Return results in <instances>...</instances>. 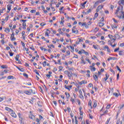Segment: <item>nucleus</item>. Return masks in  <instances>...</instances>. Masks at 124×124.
I'll use <instances>...</instances> for the list:
<instances>
[{
	"label": "nucleus",
	"mask_w": 124,
	"mask_h": 124,
	"mask_svg": "<svg viewBox=\"0 0 124 124\" xmlns=\"http://www.w3.org/2000/svg\"><path fill=\"white\" fill-rule=\"evenodd\" d=\"M115 14L119 18H122L123 14H124V7L123 6H118L117 9L116 10Z\"/></svg>",
	"instance_id": "nucleus-1"
},
{
	"label": "nucleus",
	"mask_w": 124,
	"mask_h": 124,
	"mask_svg": "<svg viewBox=\"0 0 124 124\" xmlns=\"http://www.w3.org/2000/svg\"><path fill=\"white\" fill-rule=\"evenodd\" d=\"M10 39L12 41L16 40V38L14 37V32H12V34L11 35Z\"/></svg>",
	"instance_id": "nucleus-2"
},
{
	"label": "nucleus",
	"mask_w": 124,
	"mask_h": 124,
	"mask_svg": "<svg viewBox=\"0 0 124 124\" xmlns=\"http://www.w3.org/2000/svg\"><path fill=\"white\" fill-rule=\"evenodd\" d=\"M78 92L79 93L80 98H81V99H84V96H83V93L82 92V90L80 89Z\"/></svg>",
	"instance_id": "nucleus-3"
},
{
	"label": "nucleus",
	"mask_w": 124,
	"mask_h": 124,
	"mask_svg": "<svg viewBox=\"0 0 124 124\" xmlns=\"http://www.w3.org/2000/svg\"><path fill=\"white\" fill-rule=\"evenodd\" d=\"M81 62H80V63L81 64H86V61H85V60H84V57L82 56L81 57Z\"/></svg>",
	"instance_id": "nucleus-4"
},
{
	"label": "nucleus",
	"mask_w": 124,
	"mask_h": 124,
	"mask_svg": "<svg viewBox=\"0 0 124 124\" xmlns=\"http://www.w3.org/2000/svg\"><path fill=\"white\" fill-rule=\"evenodd\" d=\"M11 115L12 116V117H13V118H16L17 117L16 113H15V112L14 111H13V110L12 111Z\"/></svg>",
	"instance_id": "nucleus-5"
},
{
	"label": "nucleus",
	"mask_w": 124,
	"mask_h": 124,
	"mask_svg": "<svg viewBox=\"0 0 124 124\" xmlns=\"http://www.w3.org/2000/svg\"><path fill=\"white\" fill-rule=\"evenodd\" d=\"M124 0H120L118 2V4H119V5H120V6H123V5H124Z\"/></svg>",
	"instance_id": "nucleus-6"
},
{
	"label": "nucleus",
	"mask_w": 124,
	"mask_h": 124,
	"mask_svg": "<svg viewBox=\"0 0 124 124\" xmlns=\"http://www.w3.org/2000/svg\"><path fill=\"white\" fill-rule=\"evenodd\" d=\"M29 118L30 119L32 120L33 121H34V120H35V117L34 116V115L32 114H30L29 116Z\"/></svg>",
	"instance_id": "nucleus-7"
},
{
	"label": "nucleus",
	"mask_w": 124,
	"mask_h": 124,
	"mask_svg": "<svg viewBox=\"0 0 124 124\" xmlns=\"http://www.w3.org/2000/svg\"><path fill=\"white\" fill-rule=\"evenodd\" d=\"M83 84H87V81H86L85 80H82L81 82H78V85L79 86H82V85H83Z\"/></svg>",
	"instance_id": "nucleus-8"
},
{
	"label": "nucleus",
	"mask_w": 124,
	"mask_h": 124,
	"mask_svg": "<svg viewBox=\"0 0 124 124\" xmlns=\"http://www.w3.org/2000/svg\"><path fill=\"white\" fill-rule=\"evenodd\" d=\"M108 37L111 39L112 40H113V41H116V39L114 38V36L112 35H108Z\"/></svg>",
	"instance_id": "nucleus-9"
},
{
	"label": "nucleus",
	"mask_w": 124,
	"mask_h": 124,
	"mask_svg": "<svg viewBox=\"0 0 124 124\" xmlns=\"http://www.w3.org/2000/svg\"><path fill=\"white\" fill-rule=\"evenodd\" d=\"M97 73H95V74L93 75V78H94L95 81H97Z\"/></svg>",
	"instance_id": "nucleus-10"
},
{
	"label": "nucleus",
	"mask_w": 124,
	"mask_h": 124,
	"mask_svg": "<svg viewBox=\"0 0 124 124\" xmlns=\"http://www.w3.org/2000/svg\"><path fill=\"white\" fill-rule=\"evenodd\" d=\"M82 26H84L86 29H89V25H87V23H86V22L82 23Z\"/></svg>",
	"instance_id": "nucleus-11"
},
{
	"label": "nucleus",
	"mask_w": 124,
	"mask_h": 124,
	"mask_svg": "<svg viewBox=\"0 0 124 124\" xmlns=\"http://www.w3.org/2000/svg\"><path fill=\"white\" fill-rule=\"evenodd\" d=\"M24 93H26V94H28L29 95H30V94H31V92H30L29 91H25L24 92Z\"/></svg>",
	"instance_id": "nucleus-12"
},
{
	"label": "nucleus",
	"mask_w": 124,
	"mask_h": 124,
	"mask_svg": "<svg viewBox=\"0 0 124 124\" xmlns=\"http://www.w3.org/2000/svg\"><path fill=\"white\" fill-rule=\"evenodd\" d=\"M72 75H73V73H72V72H69V74L67 75L68 77H69V79H70L71 77H72Z\"/></svg>",
	"instance_id": "nucleus-13"
},
{
	"label": "nucleus",
	"mask_w": 124,
	"mask_h": 124,
	"mask_svg": "<svg viewBox=\"0 0 124 124\" xmlns=\"http://www.w3.org/2000/svg\"><path fill=\"white\" fill-rule=\"evenodd\" d=\"M105 49H107V52H108L109 53L111 52L110 48H109V47L108 46H105Z\"/></svg>",
	"instance_id": "nucleus-14"
},
{
	"label": "nucleus",
	"mask_w": 124,
	"mask_h": 124,
	"mask_svg": "<svg viewBox=\"0 0 124 124\" xmlns=\"http://www.w3.org/2000/svg\"><path fill=\"white\" fill-rule=\"evenodd\" d=\"M72 88V85L66 86L65 85V88L67 89V90H69V89H71Z\"/></svg>",
	"instance_id": "nucleus-15"
},
{
	"label": "nucleus",
	"mask_w": 124,
	"mask_h": 124,
	"mask_svg": "<svg viewBox=\"0 0 124 124\" xmlns=\"http://www.w3.org/2000/svg\"><path fill=\"white\" fill-rule=\"evenodd\" d=\"M91 11V9H89L88 10V11H87L86 12H83L82 13H83V14H89V13H90Z\"/></svg>",
	"instance_id": "nucleus-16"
},
{
	"label": "nucleus",
	"mask_w": 124,
	"mask_h": 124,
	"mask_svg": "<svg viewBox=\"0 0 124 124\" xmlns=\"http://www.w3.org/2000/svg\"><path fill=\"white\" fill-rule=\"evenodd\" d=\"M11 6H12V5H11V4H8L7 5V9L10 11L11 10Z\"/></svg>",
	"instance_id": "nucleus-17"
},
{
	"label": "nucleus",
	"mask_w": 124,
	"mask_h": 124,
	"mask_svg": "<svg viewBox=\"0 0 124 124\" xmlns=\"http://www.w3.org/2000/svg\"><path fill=\"white\" fill-rule=\"evenodd\" d=\"M87 3V1H85L84 2H83V3H81V4H80V5H82V7H83V8H85V4Z\"/></svg>",
	"instance_id": "nucleus-18"
},
{
	"label": "nucleus",
	"mask_w": 124,
	"mask_h": 124,
	"mask_svg": "<svg viewBox=\"0 0 124 124\" xmlns=\"http://www.w3.org/2000/svg\"><path fill=\"white\" fill-rule=\"evenodd\" d=\"M65 94H66V96L67 99H68V98H69V97H70V94H69V93H68L65 92Z\"/></svg>",
	"instance_id": "nucleus-19"
},
{
	"label": "nucleus",
	"mask_w": 124,
	"mask_h": 124,
	"mask_svg": "<svg viewBox=\"0 0 124 124\" xmlns=\"http://www.w3.org/2000/svg\"><path fill=\"white\" fill-rule=\"evenodd\" d=\"M97 105V104L96 103V101H94L93 103V108H96Z\"/></svg>",
	"instance_id": "nucleus-20"
},
{
	"label": "nucleus",
	"mask_w": 124,
	"mask_h": 124,
	"mask_svg": "<svg viewBox=\"0 0 124 124\" xmlns=\"http://www.w3.org/2000/svg\"><path fill=\"white\" fill-rule=\"evenodd\" d=\"M5 110H6V111H8L9 112H10L11 111H12L13 110L11 109V108H8V107H6L5 108Z\"/></svg>",
	"instance_id": "nucleus-21"
},
{
	"label": "nucleus",
	"mask_w": 124,
	"mask_h": 124,
	"mask_svg": "<svg viewBox=\"0 0 124 124\" xmlns=\"http://www.w3.org/2000/svg\"><path fill=\"white\" fill-rule=\"evenodd\" d=\"M19 58H20V55H17L15 57L16 61L18 62V61H19Z\"/></svg>",
	"instance_id": "nucleus-22"
},
{
	"label": "nucleus",
	"mask_w": 124,
	"mask_h": 124,
	"mask_svg": "<svg viewBox=\"0 0 124 124\" xmlns=\"http://www.w3.org/2000/svg\"><path fill=\"white\" fill-rule=\"evenodd\" d=\"M103 6H104V5H99V6L97 7L98 10H101V9L102 8H103Z\"/></svg>",
	"instance_id": "nucleus-23"
},
{
	"label": "nucleus",
	"mask_w": 124,
	"mask_h": 124,
	"mask_svg": "<svg viewBox=\"0 0 124 124\" xmlns=\"http://www.w3.org/2000/svg\"><path fill=\"white\" fill-rule=\"evenodd\" d=\"M58 31H59L60 34H62V35H63V33L62 31V29L61 28L58 29Z\"/></svg>",
	"instance_id": "nucleus-24"
},
{
	"label": "nucleus",
	"mask_w": 124,
	"mask_h": 124,
	"mask_svg": "<svg viewBox=\"0 0 124 124\" xmlns=\"http://www.w3.org/2000/svg\"><path fill=\"white\" fill-rule=\"evenodd\" d=\"M108 78H109V76H108L107 74H106V78H104L105 81H107V79H108Z\"/></svg>",
	"instance_id": "nucleus-25"
},
{
	"label": "nucleus",
	"mask_w": 124,
	"mask_h": 124,
	"mask_svg": "<svg viewBox=\"0 0 124 124\" xmlns=\"http://www.w3.org/2000/svg\"><path fill=\"white\" fill-rule=\"evenodd\" d=\"M33 71H34V72H35V73H36V74H37V75H38V76H40L39 73H38V72H37V70L35 69L33 70Z\"/></svg>",
	"instance_id": "nucleus-26"
},
{
	"label": "nucleus",
	"mask_w": 124,
	"mask_h": 124,
	"mask_svg": "<svg viewBox=\"0 0 124 124\" xmlns=\"http://www.w3.org/2000/svg\"><path fill=\"white\" fill-rule=\"evenodd\" d=\"M75 124H78V120H77V116H75Z\"/></svg>",
	"instance_id": "nucleus-27"
},
{
	"label": "nucleus",
	"mask_w": 124,
	"mask_h": 124,
	"mask_svg": "<svg viewBox=\"0 0 124 124\" xmlns=\"http://www.w3.org/2000/svg\"><path fill=\"white\" fill-rule=\"evenodd\" d=\"M98 26L99 27H103V26H104V23H103L102 22H100L98 23Z\"/></svg>",
	"instance_id": "nucleus-28"
},
{
	"label": "nucleus",
	"mask_w": 124,
	"mask_h": 124,
	"mask_svg": "<svg viewBox=\"0 0 124 124\" xmlns=\"http://www.w3.org/2000/svg\"><path fill=\"white\" fill-rule=\"evenodd\" d=\"M1 68H3V69H4L5 68H7V66L6 65H3L1 66Z\"/></svg>",
	"instance_id": "nucleus-29"
},
{
	"label": "nucleus",
	"mask_w": 124,
	"mask_h": 124,
	"mask_svg": "<svg viewBox=\"0 0 124 124\" xmlns=\"http://www.w3.org/2000/svg\"><path fill=\"white\" fill-rule=\"evenodd\" d=\"M112 29H117L118 27L116 25H111Z\"/></svg>",
	"instance_id": "nucleus-30"
},
{
	"label": "nucleus",
	"mask_w": 124,
	"mask_h": 124,
	"mask_svg": "<svg viewBox=\"0 0 124 124\" xmlns=\"http://www.w3.org/2000/svg\"><path fill=\"white\" fill-rule=\"evenodd\" d=\"M5 31H6L8 33V32H10V29L9 28H6Z\"/></svg>",
	"instance_id": "nucleus-31"
},
{
	"label": "nucleus",
	"mask_w": 124,
	"mask_h": 124,
	"mask_svg": "<svg viewBox=\"0 0 124 124\" xmlns=\"http://www.w3.org/2000/svg\"><path fill=\"white\" fill-rule=\"evenodd\" d=\"M30 47V49H31V50H32L33 51H34L35 50V49L34 48V47H33V45H31Z\"/></svg>",
	"instance_id": "nucleus-32"
},
{
	"label": "nucleus",
	"mask_w": 124,
	"mask_h": 124,
	"mask_svg": "<svg viewBox=\"0 0 124 124\" xmlns=\"http://www.w3.org/2000/svg\"><path fill=\"white\" fill-rule=\"evenodd\" d=\"M49 31V30H47L46 31V33H45V35H46V36H49V33L48 32H47Z\"/></svg>",
	"instance_id": "nucleus-33"
},
{
	"label": "nucleus",
	"mask_w": 124,
	"mask_h": 124,
	"mask_svg": "<svg viewBox=\"0 0 124 124\" xmlns=\"http://www.w3.org/2000/svg\"><path fill=\"white\" fill-rule=\"evenodd\" d=\"M4 98H6V97H0V102H1V101H3V99H4Z\"/></svg>",
	"instance_id": "nucleus-34"
},
{
	"label": "nucleus",
	"mask_w": 124,
	"mask_h": 124,
	"mask_svg": "<svg viewBox=\"0 0 124 124\" xmlns=\"http://www.w3.org/2000/svg\"><path fill=\"white\" fill-rule=\"evenodd\" d=\"M18 116L19 118H20V120L22 121L23 120V117H21V114L18 113Z\"/></svg>",
	"instance_id": "nucleus-35"
},
{
	"label": "nucleus",
	"mask_w": 124,
	"mask_h": 124,
	"mask_svg": "<svg viewBox=\"0 0 124 124\" xmlns=\"http://www.w3.org/2000/svg\"><path fill=\"white\" fill-rule=\"evenodd\" d=\"M119 55L120 56H122V55H124V51H119Z\"/></svg>",
	"instance_id": "nucleus-36"
},
{
	"label": "nucleus",
	"mask_w": 124,
	"mask_h": 124,
	"mask_svg": "<svg viewBox=\"0 0 124 124\" xmlns=\"http://www.w3.org/2000/svg\"><path fill=\"white\" fill-rule=\"evenodd\" d=\"M116 68H117L118 70L119 71V72H122V70L120 68V67L119 66H116Z\"/></svg>",
	"instance_id": "nucleus-37"
},
{
	"label": "nucleus",
	"mask_w": 124,
	"mask_h": 124,
	"mask_svg": "<svg viewBox=\"0 0 124 124\" xmlns=\"http://www.w3.org/2000/svg\"><path fill=\"white\" fill-rule=\"evenodd\" d=\"M120 124H123V121H120V120H118L116 122V124H120Z\"/></svg>",
	"instance_id": "nucleus-38"
},
{
	"label": "nucleus",
	"mask_w": 124,
	"mask_h": 124,
	"mask_svg": "<svg viewBox=\"0 0 124 124\" xmlns=\"http://www.w3.org/2000/svg\"><path fill=\"white\" fill-rule=\"evenodd\" d=\"M64 74H65L66 75H68L69 73V71L66 70V71H65L64 72Z\"/></svg>",
	"instance_id": "nucleus-39"
},
{
	"label": "nucleus",
	"mask_w": 124,
	"mask_h": 124,
	"mask_svg": "<svg viewBox=\"0 0 124 124\" xmlns=\"http://www.w3.org/2000/svg\"><path fill=\"white\" fill-rule=\"evenodd\" d=\"M46 63H47V62L46 61H45L44 62H43V65L44 67H45V66H46Z\"/></svg>",
	"instance_id": "nucleus-40"
},
{
	"label": "nucleus",
	"mask_w": 124,
	"mask_h": 124,
	"mask_svg": "<svg viewBox=\"0 0 124 124\" xmlns=\"http://www.w3.org/2000/svg\"><path fill=\"white\" fill-rule=\"evenodd\" d=\"M3 10H4V8H2V9L0 10V16L1 15V13H3Z\"/></svg>",
	"instance_id": "nucleus-41"
},
{
	"label": "nucleus",
	"mask_w": 124,
	"mask_h": 124,
	"mask_svg": "<svg viewBox=\"0 0 124 124\" xmlns=\"http://www.w3.org/2000/svg\"><path fill=\"white\" fill-rule=\"evenodd\" d=\"M113 95H115L116 97H118V96H119V94H118V93H113Z\"/></svg>",
	"instance_id": "nucleus-42"
},
{
	"label": "nucleus",
	"mask_w": 124,
	"mask_h": 124,
	"mask_svg": "<svg viewBox=\"0 0 124 124\" xmlns=\"http://www.w3.org/2000/svg\"><path fill=\"white\" fill-rule=\"evenodd\" d=\"M53 4H54V3L53 2H52V1H51L50 2V7L52 8L53 7Z\"/></svg>",
	"instance_id": "nucleus-43"
},
{
	"label": "nucleus",
	"mask_w": 124,
	"mask_h": 124,
	"mask_svg": "<svg viewBox=\"0 0 124 124\" xmlns=\"http://www.w3.org/2000/svg\"><path fill=\"white\" fill-rule=\"evenodd\" d=\"M91 70L92 71H95V67L91 66Z\"/></svg>",
	"instance_id": "nucleus-44"
},
{
	"label": "nucleus",
	"mask_w": 124,
	"mask_h": 124,
	"mask_svg": "<svg viewBox=\"0 0 124 124\" xmlns=\"http://www.w3.org/2000/svg\"><path fill=\"white\" fill-rule=\"evenodd\" d=\"M12 78H13V76H9L7 77V79L8 80L10 79H12Z\"/></svg>",
	"instance_id": "nucleus-45"
},
{
	"label": "nucleus",
	"mask_w": 124,
	"mask_h": 124,
	"mask_svg": "<svg viewBox=\"0 0 124 124\" xmlns=\"http://www.w3.org/2000/svg\"><path fill=\"white\" fill-rule=\"evenodd\" d=\"M17 69H18L19 70H20V71H24V69L23 68H20L19 67H16Z\"/></svg>",
	"instance_id": "nucleus-46"
},
{
	"label": "nucleus",
	"mask_w": 124,
	"mask_h": 124,
	"mask_svg": "<svg viewBox=\"0 0 124 124\" xmlns=\"http://www.w3.org/2000/svg\"><path fill=\"white\" fill-rule=\"evenodd\" d=\"M89 106L91 107V108H93V107H92V100L89 101Z\"/></svg>",
	"instance_id": "nucleus-47"
},
{
	"label": "nucleus",
	"mask_w": 124,
	"mask_h": 124,
	"mask_svg": "<svg viewBox=\"0 0 124 124\" xmlns=\"http://www.w3.org/2000/svg\"><path fill=\"white\" fill-rule=\"evenodd\" d=\"M98 4H99V2H98V1H96L95 4H94V6H96V5H98Z\"/></svg>",
	"instance_id": "nucleus-48"
},
{
	"label": "nucleus",
	"mask_w": 124,
	"mask_h": 124,
	"mask_svg": "<svg viewBox=\"0 0 124 124\" xmlns=\"http://www.w3.org/2000/svg\"><path fill=\"white\" fill-rule=\"evenodd\" d=\"M23 76H24V77H26V78H28V77H29V76L28 75V74L26 73L23 74Z\"/></svg>",
	"instance_id": "nucleus-49"
},
{
	"label": "nucleus",
	"mask_w": 124,
	"mask_h": 124,
	"mask_svg": "<svg viewBox=\"0 0 124 124\" xmlns=\"http://www.w3.org/2000/svg\"><path fill=\"white\" fill-rule=\"evenodd\" d=\"M88 87L89 88H92V87H93V84L90 83L88 85Z\"/></svg>",
	"instance_id": "nucleus-50"
},
{
	"label": "nucleus",
	"mask_w": 124,
	"mask_h": 124,
	"mask_svg": "<svg viewBox=\"0 0 124 124\" xmlns=\"http://www.w3.org/2000/svg\"><path fill=\"white\" fill-rule=\"evenodd\" d=\"M31 13H35V12H36V11H35V10H32L30 11Z\"/></svg>",
	"instance_id": "nucleus-51"
},
{
	"label": "nucleus",
	"mask_w": 124,
	"mask_h": 124,
	"mask_svg": "<svg viewBox=\"0 0 124 124\" xmlns=\"http://www.w3.org/2000/svg\"><path fill=\"white\" fill-rule=\"evenodd\" d=\"M18 93H24V92H23V91H22V90H19V91H18Z\"/></svg>",
	"instance_id": "nucleus-52"
},
{
	"label": "nucleus",
	"mask_w": 124,
	"mask_h": 124,
	"mask_svg": "<svg viewBox=\"0 0 124 124\" xmlns=\"http://www.w3.org/2000/svg\"><path fill=\"white\" fill-rule=\"evenodd\" d=\"M8 18H9V16H7L4 19L5 21H8Z\"/></svg>",
	"instance_id": "nucleus-53"
},
{
	"label": "nucleus",
	"mask_w": 124,
	"mask_h": 124,
	"mask_svg": "<svg viewBox=\"0 0 124 124\" xmlns=\"http://www.w3.org/2000/svg\"><path fill=\"white\" fill-rule=\"evenodd\" d=\"M94 17L95 18H97V17H98V13H96L94 15Z\"/></svg>",
	"instance_id": "nucleus-54"
},
{
	"label": "nucleus",
	"mask_w": 124,
	"mask_h": 124,
	"mask_svg": "<svg viewBox=\"0 0 124 124\" xmlns=\"http://www.w3.org/2000/svg\"><path fill=\"white\" fill-rule=\"evenodd\" d=\"M93 48H94L96 49V50H97V49H98L97 46L93 45Z\"/></svg>",
	"instance_id": "nucleus-55"
},
{
	"label": "nucleus",
	"mask_w": 124,
	"mask_h": 124,
	"mask_svg": "<svg viewBox=\"0 0 124 124\" xmlns=\"http://www.w3.org/2000/svg\"><path fill=\"white\" fill-rule=\"evenodd\" d=\"M86 61L89 62V63H91V61H90V59H88V58L85 59Z\"/></svg>",
	"instance_id": "nucleus-56"
},
{
	"label": "nucleus",
	"mask_w": 124,
	"mask_h": 124,
	"mask_svg": "<svg viewBox=\"0 0 124 124\" xmlns=\"http://www.w3.org/2000/svg\"><path fill=\"white\" fill-rule=\"evenodd\" d=\"M69 55H70V51H67L66 52V56H69Z\"/></svg>",
	"instance_id": "nucleus-57"
},
{
	"label": "nucleus",
	"mask_w": 124,
	"mask_h": 124,
	"mask_svg": "<svg viewBox=\"0 0 124 124\" xmlns=\"http://www.w3.org/2000/svg\"><path fill=\"white\" fill-rule=\"evenodd\" d=\"M110 107H111V105H108L107 106L106 108L107 109H109Z\"/></svg>",
	"instance_id": "nucleus-58"
},
{
	"label": "nucleus",
	"mask_w": 124,
	"mask_h": 124,
	"mask_svg": "<svg viewBox=\"0 0 124 124\" xmlns=\"http://www.w3.org/2000/svg\"><path fill=\"white\" fill-rule=\"evenodd\" d=\"M119 50H120V47H118L117 48H115L114 49V52H118V51H119Z\"/></svg>",
	"instance_id": "nucleus-59"
},
{
	"label": "nucleus",
	"mask_w": 124,
	"mask_h": 124,
	"mask_svg": "<svg viewBox=\"0 0 124 124\" xmlns=\"http://www.w3.org/2000/svg\"><path fill=\"white\" fill-rule=\"evenodd\" d=\"M119 46H120V47H124V43L120 44Z\"/></svg>",
	"instance_id": "nucleus-60"
},
{
	"label": "nucleus",
	"mask_w": 124,
	"mask_h": 124,
	"mask_svg": "<svg viewBox=\"0 0 124 124\" xmlns=\"http://www.w3.org/2000/svg\"><path fill=\"white\" fill-rule=\"evenodd\" d=\"M112 60H113V57H109L108 59V62L110 61H112Z\"/></svg>",
	"instance_id": "nucleus-61"
},
{
	"label": "nucleus",
	"mask_w": 124,
	"mask_h": 124,
	"mask_svg": "<svg viewBox=\"0 0 124 124\" xmlns=\"http://www.w3.org/2000/svg\"><path fill=\"white\" fill-rule=\"evenodd\" d=\"M109 122H110V118L108 119L106 123V124H109Z\"/></svg>",
	"instance_id": "nucleus-62"
},
{
	"label": "nucleus",
	"mask_w": 124,
	"mask_h": 124,
	"mask_svg": "<svg viewBox=\"0 0 124 124\" xmlns=\"http://www.w3.org/2000/svg\"><path fill=\"white\" fill-rule=\"evenodd\" d=\"M78 30H75V31H74L73 33H75L76 34H77V33H78Z\"/></svg>",
	"instance_id": "nucleus-63"
},
{
	"label": "nucleus",
	"mask_w": 124,
	"mask_h": 124,
	"mask_svg": "<svg viewBox=\"0 0 124 124\" xmlns=\"http://www.w3.org/2000/svg\"><path fill=\"white\" fill-rule=\"evenodd\" d=\"M4 19H2L1 22H2V25H3L4 24Z\"/></svg>",
	"instance_id": "nucleus-64"
}]
</instances>
